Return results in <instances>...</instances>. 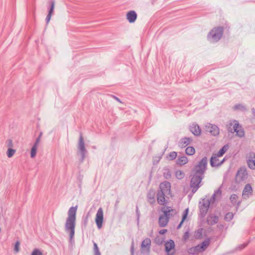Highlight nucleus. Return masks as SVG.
<instances>
[{
    "mask_svg": "<svg viewBox=\"0 0 255 255\" xmlns=\"http://www.w3.org/2000/svg\"><path fill=\"white\" fill-rule=\"evenodd\" d=\"M164 214L160 216L159 218V225L160 227H165L169 222V218L167 216L168 212H163Z\"/></svg>",
    "mask_w": 255,
    "mask_h": 255,
    "instance_id": "obj_15",
    "label": "nucleus"
},
{
    "mask_svg": "<svg viewBox=\"0 0 255 255\" xmlns=\"http://www.w3.org/2000/svg\"><path fill=\"white\" fill-rule=\"evenodd\" d=\"M207 158L204 157L195 166L193 169L194 174L191 175L190 185L192 188V192L194 193L201 186V182L204 178V174L207 169Z\"/></svg>",
    "mask_w": 255,
    "mask_h": 255,
    "instance_id": "obj_1",
    "label": "nucleus"
},
{
    "mask_svg": "<svg viewBox=\"0 0 255 255\" xmlns=\"http://www.w3.org/2000/svg\"><path fill=\"white\" fill-rule=\"evenodd\" d=\"M189 237V233L188 231L186 232L183 235V239L184 241H186Z\"/></svg>",
    "mask_w": 255,
    "mask_h": 255,
    "instance_id": "obj_47",
    "label": "nucleus"
},
{
    "mask_svg": "<svg viewBox=\"0 0 255 255\" xmlns=\"http://www.w3.org/2000/svg\"><path fill=\"white\" fill-rule=\"evenodd\" d=\"M203 229H199L195 233V237L196 239H201L202 237Z\"/></svg>",
    "mask_w": 255,
    "mask_h": 255,
    "instance_id": "obj_41",
    "label": "nucleus"
},
{
    "mask_svg": "<svg viewBox=\"0 0 255 255\" xmlns=\"http://www.w3.org/2000/svg\"><path fill=\"white\" fill-rule=\"evenodd\" d=\"M93 245L94 255H101V253L99 251L97 244L96 243L94 242Z\"/></svg>",
    "mask_w": 255,
    "mask_h": 255,
    "instance_id": "obj_40",
    "label": "nucleus"
},
{
    "mask_svg": "<svg viewBox=\"0 0 255 255\" xmlns=\"http://www.w3.org/2000/svg\"><path fill=\"white\" fill-rule=\"evenodd\" d=\"M192 140V138L189 137L182 138L180 141V146L182 147H185L189 144Z\"/></svg>",
    "mask_w": 255,
    "mask_h": 255,
    "instance_id": "obj_25",
    "label": "nucleus"
},
{
    "mask_svg": "<svg viewBox=\"0 0 255 255\" xmlns=\"http://www.w3.org/2000/svg\"><path fill=\"white\" fill-rule=\"evenodd\" d=\"M37 146H36V145L32 146L30 153V156L31 158H34L37 152Z\"/></svg>",
    "mask_w": 255,
    "mask_h": 255,
    "instance_id": "obj_39",
    "label": "nucleus"
},
{
    "mask_svg": "<svg viewBox=\"0 0 255 255\" xmlns=\"http://www.w3.org/2000/svg\"><path fill=\"white\" fill-rule=\"evenodd\" d=\"M19 245H20V243L19 241H16L15 244V246H14V251L16 252V253H18L19 251Z\"/></svg>",
    "mask_w": 255,
    "mask_h": 255,
    "instance_id": "obj_44",
    "label": "nucleus"
},
{
    "mask_svg": "<svg viewBox=\"0 0 255 255\" xmlns=\"http://www.w3.org/2000/svg\"><path fill=\"white\" fill-rule=\"evenodd\" d=\"M188 252L189 254L196 255L200 253L201 251L199 249V246L197 245L195 247H193L189 248L188 250Z\"/></svg>",
    "mask_w": 255,
    "mask_h": 255,
    "instance_id": "obj_27",
    "label": "nucleus"
},
{
    "mask_svg": "<svg viewBox=\"0 0 255 255\" xmlns=\"http://www.w3.org/2000/svg\"><path fill=\"white\" fill-rule=\"evenodd\" d=\"M225 161V158H224L222 160L220 161V166Z\"/></svg>",
    "mask_w": 255,
    "mask_h": 255,
    "instance_id": "obj_54",
    "label": "nucleus"
},
{
    "mask_svg": "<svg viewBox=\"0 0 255 255\" xmlns=\"http://www.w3.org/2000/svg\"><path fill=\"white\" fill-rule=\"evenodd\" d=\"M16 150L12 148H8L6 152V154L8 157L10 158L15 154Z\"/></svg>",
    "mask_w": 255,
    "mask_h": 255,
    "instance_id": "obj_37",
    "label": "nucleus"
},
{
    "mask_svg": "<svg viewBox=\"0 0 255 255\" xmlns=\"http://www.w3.org/2000/svg\"><path fill=\"white\" fill-rule=\"evenodd\" d=\"M166 232H167V230L166 229H162V230H161L159 232V234H161V235H163L165 233H166Z\"/></svg>",
    "mask_w": 255,
    "mask_h": 255,
    "instance_id": "obj_52",
    "label": "nucleus"
},
{
    "mask_svg": "<svg viewBox=\"0 0 255 255\" xmlns=\"http://www.w3.org/2000/svg\"><path fill=\"white\" fill-rule=\"evenodd\" d=\"M158 191L163 192L164 194L170 195L171 184L170 182L165 181L159 185Z\"/></svg>",
    "mask_w": 255,
    "mask_h": 255,
    "instance_id": "obj_11",
    "label": "nucleus"
},
{
    "mask_svg": "<svg viewBox=\"0 0 255 255\" xmlns=\"http://www.w3.org/2000/svg\"><path fill=\"white\" fill-rule=\"evenodd\" d=\"M190 131L195 135L199 136L201 134V130L199 126L195 124H193L189 128Z\"/></svg>",
    "mask_w": 255,
    "mask_h": 255,
    "instance_id": "obj_16",
    "label": "nucleus"
},
{
    "mask_svg": "<svg viewBox=\"0 0 255 255\" xmlns=\"http://www.w3.org/2000/svg\"><path fill=\"white\" fill-rule=\"evenodd\" d=\"M41 136V133L40 134V135L38 136V137L36 139L35 142L34 144H33V145H36V146L38 147V145L40 142Z\"/></svg>",
    "mask_w": 255,
    "mask_h": 255,
    "instance_id": "obj_45",
    "label": "nucleus"
},
{
    "mask_svg": "<svg viewBox=\"0 0 255 255\" xmlns=\"http://www.w3.org/2000/svg\"><path fill=\"white\" fill-rule=\"evenodd\" d=\"M169 195L164 194L163 192H160L158 191L157 194V203L160 205H165L167 203V201L165 199V197L168 198Z\"/></svg>",
    "mask_w": 255,
    "mask_h": 255,
    "instance_id": "obj_14",
    "label": "nucleus"
},
{
    "mask_svg": "<svg viewBox=\"0 0 255 255\" xmlns=\"http://www.w3.org/2000/svg\"><path fill=\"white\" fill-rule=\"evenodd\" d=\"M235 110H241L242 111H246L247 109L246 107L242 104H237L234 106Z\"/></svg>",
    "mask_w": 255,
    "mask_h": 255,
    "instance_id": "obj_34",
    "label": "nucleus"
},
{
    "mask_svg": "<svg viewBox=\"0 0 255 255\" xmlns=\"http://www.w3.org/2000/svg\"><path fill=\"white\" fill-rule=\"evenodd\" d=\"M164 176L165 178L168 179V178L170 177L171 174L170 173L169 171H168L166 174L165 173H164Z\"/></svg>",
    "mask_w": 255,
    "mask_h": 255,
    "instance_id": "obj_50",
    "label": "nucleus"
},
{
    "mask_svg": "<svg viewBox=\"0 0 255 255\" xmlns=\"http://www.w3.org/2000/svg\"><path fill=\"white\" fill-rule=\"evenodd\" d=\"M239 197L236 194H232L230 196V200L232 204L235 205L237 204L238 206H239L241 204V201H238Z\"/></svg>",
    "mask_w": 255,
    "mask_h": 255,
    "instance_id": "obj_29",
    "label": "nucleus"
},
{
    "mask_svg": "<svg viewBox=\"0 0 255 255\" xmlns=\"http://www.w3.org/2000/svg\"><path fill=\"white\" fill-rule=\"evenodd\" d=\"M205 128L207 131L209 132L214 136L217 135L219 133V128L215 125L208 124L206 126Z\"/></svg>",
    "mask_w": 255,
    "mask_h": 255,
    "instance_id": "obj_12",
    "label": "nucleus"
},
{
    "mask_svg": "<svg viewBox=\"0 0 255 255\" xmlns=\"http://www.w3.org/2000/svg\"><path fill=\"white\" fill-rule=\"evenodd\" d=\"M221 195L222 191L221 187H220L217 190L214 191V194L212 195L211 198L210 199H208V201H211V204L214 203L216 200L220 199L221 198Z\"/></svg>",
    "mask_w": 255,
    "mask_h": 255,
    "instance_id": "obj_17",
    "label": "nucleus"
},
{
    "mask_svg": "<svg viewBox=\"0 0 255 255\" xmlns=\"http://www.w3.org/2000/svg\"><path fill=\"white\" fill-rule=\"evenodd\" d=\"M137 18V14L134 10H130L127 13V18L129 23L134 22Z\"/></svg>",
    "mask_w": 255,
    "mask_h": 255,
    "instance_id": "obj_18",
    "label": "nucleus"
},
{
    "mask_svg": "<svg viewBox=\"0 0 255 255\" xmlns=\"http://www.w3.org/2000/svg\"><path fill=\"white\" fill-rule=\"evenodd\" d=\"M164 208L162 207V209H161V211L162 212H168L167 213V217L169 218L170 217H173V216H174L176 213H177V212L176 211V210L175 209H172V208L171 207H166V209L165 210H163V209H164Z\"/></svg>",
    "mask_w": 255,
    "mask_h": 255,
    "instance_id": "obj_23",
    "label": "nucleus"
},
{
    "mask_svg": "<svg viewBox=\"0 0 255 255\" xmlns=\"http://www.w3.org/2000/svg\"><path fill=\"white\" fill-rule=\"evenodd\" d=\"M217 155L213 154L210 159V165L212 167L220 166V161Z\"/></svg>",
    "mask_w": 255,
    "mask_h": 255,
    "instance_id": "obj_20",
    "label": "nucleus"
},
{
    "mask_svg": "<svg viewBox=\"0 0 255 255\" xmlns=\"http://www.w3.org/2000/svg\"><path fill=\"white\" fill-rule=\"evenodd\" d=\"M252 111L254 115H255V109L254 108L252 109Z\"/></svg>",
    "mask_w": 255,
    "mask_h": 255,
    "instance_id": "obj_55",
    "label": "nucleus"
},
{
    "mask_svg": "<svg viewBox=\"0 0 255 255\" xmlns=\"http://www.w3.org/2000/svg\"><path fill=\"white\" fill-rule=\"evenodd\" d=\"M234 217V214L232 212L227 213L224 217V219L226 221H230Z\"/></svg>",
    "mask_w": 255,
    "mask_h": 255,
    "instance_id": "obj_35",
    "label": "nucleus"
},
{
    "mask_svg": "<svg viewBox=\"0 0 255 255\" xmlns=\"http://www.w3.org/2000/svg\"><path fill=\"white\" fill-rule=\"evenodd\" d=\"M6 143L8 148H12L13 146L12 140L11 139H8L6 140Z\"/></svg>",
    "mask_w": 255,
    "mask_h": 255,
    "instance_id": "obj_43",
    "label": "nucleus"
},
{
    "mask_svg": "<svg viewBox=\"0 0 255 255\" xmlns=\"http://www.w3.org/2000/svg\"><path fill=\"white\" fill-rule=\"evenodd\" d=\"M234 132H236L237 135L240 137H244L245 135L244 130L240 125L239 126V128H237V129L235 130Z\"/></svg>",
    "mask_w": 255,
    "mask_h": 255,
    "instance_id": "obj_31",
    "label": "nucleus"
},
{
    "mask_svg": "<svg viewBox=\"0 0 255 255\" xmlns=\"http://www.w3.org/2000/svg\"><path fill=\"white\" fill-rule=\"evenodd\" d=\"M136 216H137V221H138V220L139 219V217H140V212H139V211L138 210L137 206H136Z\"/></svg>",
    "mask_w": 255,
    "mask_h": 255,
    "instance_id": "obj_48",
    "label": "nucleus"
},
{
    "mask_svg": "<svg viewBox=\"0 0 255 255\" xmlns=\"http://www.w3.org/2000/svg\"><path fill=\"white\" fill-rule=\"evenodd\" d=\"M188 162V159L185 156H178L176 160V164L180 166L183 165Z\"/></svg>",
    "mask_w": 255,
    "mask_h": 255,
    "instance_id": "obj_21",
    "label": "nucleus"
},
{
    "mask_svg": "<svg viewBox=\"0 0 255 255\" xmlns=\"http://www.w3.org/2000/svg\"><path fill=\"white\" fill-rule=\"evenodd\" d=\"M78 150L80 153V154L81 155L80 161L81 162H82L86 157L87 151L85 147V142H84V138L83 137L82 133H80V135L79 142H78Z\"/></svg>",
    "mask_w": 255,
    "mask_h": 255,
    "instance_id": "obj_4",
    "label": "nucleus"
},
{
    "mask_svg": "<svg viewBox=\"0 0 255 255\" xmlns=\"http://www.w3.org/2000/svg\"><path fill=\"white\" fill-rule=\"evenodd\" d=\"M177 152L175 151H172L169 153V154L167 156L168 159H169L170 160H174L177 157Z\"/></svg>",
    "mask_w": 255,
    "mask_h": 255,
    "instance_id": "obj_38",
    "label": "nucleus"
},
{
    "mask_svg": "<svg viewBox=\"0 0 255 255\" xmlns=\"http://www.w3.org/2000/svg\"><path fill=\"white\" fill-rule=\"evenodd\" d=\"M151 248V240L145 238L141 244V252L143 254L148 255L150 253Z\"/></svg>",
    "mask_w": 255,
    "mask_h": 255,
    "instance_id": "obj_7",
    "label": "nucleus"
},
{
    "mask_svg": "<svg viewBox=\"0 0 255 255\" xmlns=\"http://www.w3.org/2000/svg\"><path fill=\"white\" fill-rule=\"evenodd\" d=\"M78 206L71 207L68 210V217L66 219L65 229L66 232L69 233V241L70 243L74 242L75 235V229L76 226V213Z\"/></svg>",
    "mask_w": 255,
    "mask_h": 255,
    "instance_id": "obj_2",
    "label": "nucleus"
},
{
    "mask_svg": "<svg viewBox=\"0 0 255 255\" xmlns=\"http://www.w3.org/2000/svg\"><path fill=\"white\" fill-rule=\"evenodd\" d=\"M219 221V218L218 216L216 215L211 216L209 217L207 220V222L210 225H214V224L218 223Z\"/></svg>",
    "mask_w": 255,
    "mask_h": 255,
    "instance_id": "obj_26",
    "label": "nucleus"
},
{
    "mask_svg": "<svg viewBox=\"0 0 255 255\" xmlns=\"http://www.w3.org/2000/svg\"><path fill=\"white\" fill-rule=\"evenodd\" d=\"M246 160L249 168L255 170V152L250 151L246 155Z\"/></svg>",
    "mask_w": 255,
    "mask_h": 255,
    "instance_id": "obj_8",
    "label": "nucleus"
},
{
    "mask_svg": "<svg viewBox=\"0 0 255 255\" xmlns=\"http://www.w3.org/2000/svg\"><path fill=\"white\" fill-rule=\"evenodd\" d=\"M188 212H189L188 208L186 209L184 211V212H183V215H182V220H181V222L180 223V224L177 226V229H180L181 227V226H182L184 221L187 218V215H188Z\"/></svg>",
    "mask_w": 255,
    "mask_h": 255,
    "instance_id": "obj_28",
    "label": "nucleus"
},
{
    "mask_svg": "<svg viewBox=\"0 0 255 255\" xmlns=\"http://www.w3.org/2000/svg\"><path fill=\"white\" fill-rule=\"evenodd\" d=\"M86 225H87V221H85V225L86 226Z\"/></svg>",
    "mask_w": 255,
    "mask_h": 255,
    "instance_id": "obj_56",
    "label": "nucleus"
},
{
    "mask_svg": "<svg viewBox=\"0 0 255 255\" xmlns=\"http://www.w3.org/2000/svg\"><path fill=\"white\" fill-rule=\"evenodd\" d=\"M239 124L236 121H234L233 123L231 122L227 125V128L229 132L234 133L235 130L239 128Z\"/></svg>",
    "mask_w": 255,
    "mask_h": 255,
    "instance_id": "obj_19",
    "label": "nucleus"
},
{
    "mask_svg": "<svg viewBox=\"0 0 255 255\" xmlns=\"http://www.w3.org/2000/svg\"><path fill=\"white\" fill-rule=\"evenodd\" d=\"M185 153L188 155H192L195 153V149L192 146H188L185 149Z\"/></svg>",
    "mask_w": 255,
    "mask_h": 255,
    "instance_id": "obj_32",
    "label": "nucleus"
},
{
    "mask_svg": "<svg viewBox=\"0 0 255 255\" xmlns=\"http://www.w3.org/2000/svg\"><path fill=\"white\" fill-rule=\"evenodd\" d=\"M147 199L148 202L151 204H153L155 203V199L153 194H152L150 193H148L147 195Z\"/></svg>",
    "mask_w": 255,
    "mask_h": 255,
    "instance_id": "obj_36",
    "label": "nucleus"
},
{
    "mask_svg": "<svg viewBox=\"0 0 255 255\" xmlns=\"http://www.w3.org/2000/svg\"><path fill=\"white\" fill-rule=\"evenodd\" d=\"M111 96L112 98H113L114 99H115L118 102H119L120 103H122V102L121 101V100L119 98H118L117 97H116V96H115L114 95H112Z\"/></svg>",
    "mask_w": 255,
    "mask_h": 255,
    "instance_id": "obj_49",
    "label": "nucleus"
},
{
    "mask_svg": "<svg viewBox=\"0 0 255 255\" xmlns=\"http://www.w3.org/2000/svg\"><path fill=\"white\" fill-rule=\"evenodd\" d=\"M155 242L156 244L160 245L162 244L163 239L156 238L155 240Z\"/></svg>",
    "mask_w": 255,
    "mask_h": 255,
    "instance_id": "obj_46",
    "label": "nucleus"
},
{
    "mask_svg": "<svg viewBox=\"0 0 255 255\" xmlns=\"http://www.w3.org/2000/svg\"><path fill=\"white\" fill-rule=\"evenodd\" d=\"M54 4H55V1H54V0H52L51 1V6L49 10L48 13L46 17V22L47 24L49 23V22L50 20L51 15L52 14V13H53V11L54 10Z\"/></svg>",
    "mask_w": 255,
    "mask_h": 255,
    "instance_id": "obj_22",
    "label": "nucleus"
},
{
    "mask_svg": "<svg viewBox=\"0 0 255 255\" xmlns=\"http://www.w3.org/2000/svg\"><path fill=\"white\" fill-rule=\"evenodd\" d=\"M104 220V215H103V210L102 208L100 207L98 209L96 215L95 222L97 225V226L99 229H100L103 225Z\"/></svg>",
    "mask_w": 255,
    "mask_h": 255,
    "instance_id": "obj_10",
    "label": "nucleus"
},
{
    "mask_svg": "<svg viewBox=\"0 0 255 255\" xmlns=\"http://www.w3.org/2000/svg\"><path fill=\"white\" fill-rule=\"evenodd\" d=\"M31 255H42V253L39 249H36L32 251Z\"/></svg>",
    "mask_w": 255,
    "mask_h": 255,
    "instance_id": "obj_42",
    "label": "nucleus"
},
{
    "mask_svg": "<svg viewBox=\"0 0 255 255\" xmlns=\"http://www.w3.org/2000/svg\"><path fill=\"white\" fill-rule=\"evenodd\" d=\"M175 176L178 179H182L185 176V174L183 171L178 170L175 172Z\"/></svg>",
    "mask_w": 255,
    "mask_h": 255,
    "instance_id": "obj_33",
    "label": "nucleus"
},
{
    "mask_svg": "<svg viewBox=\"0 0 255 255\" xmlns=\"http://www.w3.org/2000/svg\"><path fill=\"white\" fill-rule=\"evenodd\" d=\"M224 28L220 26L212 29L208 33V39L212 42L218 41L222 37Z\"/></svg>",
    "mask_w": 255,
    "mask_h": 255,
    "instance_id": "obj_3",
    "label": "nucleus"
},
{
    "mask_svg": "<svg viewBox=\"0 0 255 255\" xmlns=\"http://www.w3.org/2000/svg\"><path fill=\"white\" fill-rule=\"evenodd\" d=\"M228 148L229 146L226 144L223 146L217 153H215V154L217 155V156L221 157L227 151Z\"/></svg>",
    "mask_w": 255,
    "mask_h": 255,
    "instance_id": "obj_30",
    "label": "nucleus"
},
{
    "mask_svg": "<svg viewBox=\"0 0 255 255\" xmlns=\"http://www.w3.org/2000/svg\"><path fill=\"white\" fill-rule=\"evenodd\" d=\"M134 252V251H133V246L132 245L131 247V249H130V253H131V255H133V253Z\"/></svg>",
    "mask_w": 255,
    "mask_h": 255,
    "instance_id": "obj_53",
    "label": "nucleus"
},
{
    "mask_svg": "<svg viewBox=\"0 0 255 255\" xmlns=\"http://www.w3.org/2000/svg\"><path fill=\"white\" fill-rule=\"evenodd\" d=\"M210 244V239H207L204 240L201 244L198 245L201 252L204 251Z\"/></svg>",
    "mask_w": 255,
    "mask_h": 255,
    "instance_id": "obj_24",
    "label": "nucleus"
},
{
    "mask_svg": "<svg viewBox=\"0 0 255 255\" xmlns=\"http://www.w3.org/2000/svg\"><path fill=\"white\" fill-rule=\"evenodd\" d=\"M247 245V244H243L240 246H239L238 248H239L240 250H242L244 248H245Z\"/></svg>",
    "mask_w": 255,
    "mask_h": 255,
    "instance_id": "obj_51",
    "label": "nucleus"
},
{
    "mask_svg": "<svg viewBox=\"0 0 255 255\" xmlns=\"http://www.w3.org/2000/svg\"><path fill=\"white\" fill-rule=\"evenodd\" d=\"M165 250L167 255H174L175 254V243L172 240L165 243Z\"/></svg>",
    "mask_w": 255,
    "mask_h": 255,
    "instance_id": "obj_9",
    "label": "nucleus"
},
{
    "mask_svg": "<svg viewBox=\"0 0 255 255\" xmlns=\"http://www.w3.org/2000/svg\"><path fill=\"white\" fill-rule=\"evenodd\" d=\"M253 194V189L250 184L245 185L242 193L243 199H247Z\"/></svg>",
    "mask_w": 255,
    "mask_h": 255,
    "instance_id": "obj_13",
    "label": "nucleus"
},
{
    "mask_svg": "<svg viewBox=\"0 0 255 255\" xmlns=\"http://www.w3.org/2000/svg\"><path fill=\"white\" fill-rule=\"evenodd\" d=\"M211 204V201H208V199H204L203 202H200L199 208L200 214L202 217H204L208 211L209 207Z\"/></svg>",
    "mask_w": 255,
    "mask_h": 255,
    "instance_id": "obj_6",
    "label": "nucleus"
},
{
    "mask_svg": "<svg viewBox=\"0 0 255 255\" xmlns=\"http://www.w3.org/2000/svg\"><path fill=\"white\" fill-rule=\"evenodd\" d=\"M248 177V174L247 168L245 167H241L237 171L235 181L237 183H240L245 181Z\"/></svg>",
    "mask_w": 255,
    "mask_h": 255,
    "instance_id": "obj_5",
    "label": "nucleus"
}]
</instances>
